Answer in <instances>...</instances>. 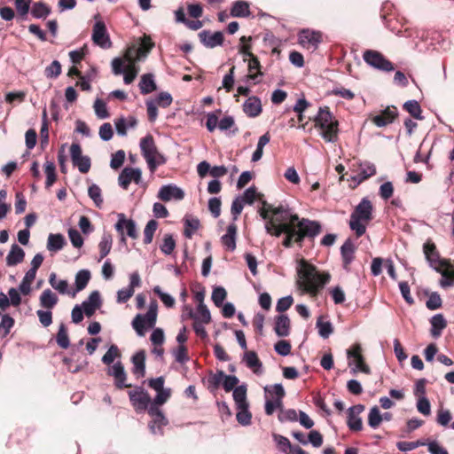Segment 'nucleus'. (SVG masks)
<instances>
[{
	"label": "nucleus",
	"mask_w": 454,
	"mask_h": 454,
	"mask_svg": "<svg viewBox=\"0 0 454 454\" xmlns=\"http://www.w3.org/2000/svg\"><path fill=\"white\" fill-rule=\"evenodd\" d=\"M56 340L58 345L62 348H67L69 347L70 341L67 334V330L63 323L60 324L59 325Z\"/></svg>",
	"instance_id": "obj_53"
},
{
	"label": "nucleus",
	"mask_w": 454,
	"mask_h": 454,
	"mask_svg": "<svg viewBox=\"0 0 454 454\" xmlns=\"http://www.w3.org/2000/svg\"><path fill=\"white\" fill-rule=\"evenodd\" d=\"M356 247L350 239H348L340 247V254L344 269L348 270L355 258Z\"/></svg>",
	"instance_id": "obj_28"
},
{
	"label": "nucleus",
	"mask_w": 454,
	"mask_h": 454,
	"mask_svg": "<svg viewBox=\"0 0 454 454\" xmlns=\"http://www.w3.org/2000/svg\"><path fill=\"white\" fill-rule=\"evenodd\" d=\"M423 253L429 265L434 270H438L442 268V265H445V259L440 257L439 251L431 239H427L424 243Z\"/></svg>",
	"instance_id": "obj_11"
},
{
	"label": "nucleus",
	"mask_w": 454,
	"mask_h": 454,
	"mask_svg": "<svg viewBox=\"0 0 454 454\" xmlns=\"http://www.w3.org/2000/svg\"><path fill=\"white\" fill-rule=\"evenodd\" d=\"M325 142L335 143L339 138V121L318 127Z\"/></svg>",
	"instance_id": "obj_26"
},
{
	"label": "nucleus",
	"mask_w": 454,
	"mask_h": 454,
	"mask_svg": "<svg viewBox=\"0 0 454 454\" xmlns=\"http://www.w3.org/2000/svg\"><path fill=\"white\" fill-rule=\"evenodd\" d=\"M260 75H262L261 64L258 58L255 56L248 59V74L247 77L249 80H255Z\"/></svg>",
	"instance_id": "obj_44"
},
{
	"label": "nucleus",
	"mask_w": 454,
	"mask_h": 454,
	"mask_svg": "<svg viewBox=\"0 0 454 454\" xmlns=\"http://www.w3.org/2000/svg\"><path fill=\"white\" fill-rule=\"evenodd\" d=\"M403 109L407 111L413 118L417 120H422L423 116L421 115L422 110L420 105L416 100H409L404 103Z\"/></svg>",
	"instance_id": "obj_45"
},
{
	"label": "nucleus",
	"mask_w": 454,
	"mask_h": 454,
	"mask_svg": "<svg viewBox=\"0 0 454 454\" xmlns=\"http://www.w3.org/2000/svg\"><path fill=\"white\" fill-rule=\"evenodd\" d=\"M398 117V110L395 106H387L379 114L372 118L377 127H386L395 121Z\"/></svg>",
	"instance_id": "obj_17"
},
{
	"label": "nucleus",
	"mask_w": 454,
	"mask_h": 454,
	"mask_svg": "<svg viewBox=\"0 0 454 454\" xmlns=\"http://www.w3.org/2000/svg\"><path fill=\"white\" fill-rule=\"evenodd\" d=\"M245 114L252 118L258 116L262 113V104L259 98L249 97L243 105Z\"/></svg>",
	"instance_id": "obj_27"
},
{
	"label": "nucleus",
	"mask_w": 454,
	"mask_h": 454,
	"mask_svg": "<svg viewBox=\"0 0 454 454\" xmlns=\"http://www.w3.org/2000/svg\"><path fill=\"white\" fill-rule=\"evenodd\" d=\"M92 41L95 44L103 49H108L112 46L109 35L107 34L106 24L103 21H97L93 26Z\"/></svg>",
	"instance_id": "obj_14"
},
{
	"label": "nucleus",
	"mask_w": 454,
	"mask_h": 454,
	"mask_svg": "<svg viewBox=\"0 0 454 454\" xmlns=\"http://www.w3.org/2000/svg\"><path fill=\"white\" fill-rule=\"evenodd\" d=\"M274 348L278 355L286 356L291 353L292 346L290 341L281 340L275 343Z\"/></svg>",
	"instance_id": "obj_64"
},
{
	"label": "nucleus",
	"mask_w": 454,
	"mask_h": 454,
	"mask_svg": "<svg viewBox=\"0 0 454 454\" xmlns=\"http://www.w3.org/2000/svg\"><path fill=\"white\" fill-rule=\"evenodd\" d=\"M233 399L237 407L247 405L248 403L247 401V387L244 385L236 387V388L233 390Z\"/></svg>",
	"instance_id": "obj_46"
},
{
	"label": "nucleus",
	"mask_w": 454,
	"mask_h": 454,
	"mask_svg": "<svg viewBox=\"0 0 454 454\" xmlns=\"http://www.w3.org/2000/svg\"><path fill=\"white\" fill-rule=\"evenodd\" d=\"M13 325L14 319L9 314H4L0 323V334L2 337L7 336Z\"/></svg>",
	"instance_id": "obj_62"
},
{
	"label": "nucleus",
	"mask_w": 454,
	"mask_h": 454,
	"mask_svg": "<svg viewBox=\"0 0 454 454\" xmlns=\"http://www.w3.org/2000/svg\"><path fill=\"white\" fill-rule=\"evenodd\" d=\"M275 333L279 337L288 336L290 333V319L286 314H279L275 320Z\"/></svg>",
	"instance_id": "obj_30"
},
{
	"label": "nucleus",
	"mask_w": 454,
	"mask_h": 454,
	"mask_svg": "<svg viewBox=\"0 0 454 454\" xmlns=\"http://www.w3.org/2000/svg\"><path fill=\"white\" fill-rule=\"evenodd\" d=\"M50 12V8L41 2L34 4L31 10V13L35 18H45Z\"/></svg>",
	"instance_id": "obj_60"
},
{
	"label": "nucleus",
	"mask_w": 454,
	"mask_h": 454,
	"mask_svg": "<svg viewBox=\"0 0 454 454\" xmlns=\"http://www.w3.org/2000/svg\"><path fill=\"white\" fill-rule=\"evenodd\" d=\"M315 128L325 126L326 124L333 123L338 121L328 106L320 107L317 114L313 118Z\"/></svg>",
	"instance_id": "obj_25"
},
{
	"label": "nucleus",
	"mask_w": 454,
	"mask_h": 454,
	"mask_svg": "<svg viewBox=\"0 0 454 454\" xmlns=\"http://www.w3.org/2000/svg\"><path fill=\"white\" fill-rule=\"evenodd\" d=\"M244 360L247 366L253 370L256 374L262 373V364L258 358L257 354L254 351H247L245 354Z\"/></svg>",
	"instance_id": "obj_34"
},
{
	"label": "nucleus",
	"mask_w": 454,
	"mask_h": 454,
	"mask_svg": "<svg viewBox=\"0 0 454 454\" xmlns=\"http://www.w3.org/2000/svg\"><path fill=\"white\" fill-rule=\"evenodd\" d=\"M200 42L207 48H214L223 43V35L222 32L217 31L211 34L208 30H203L199 33Z\"/></svg>",
	"instance_id": "obj_23"
},
{
	"label": "nucleus",
	"mask_w": 454,
	"mask_h": 454,
	"mask_svg": "<svg viewBox=\"0 0 454 454\" xmlns=\"http://www.w3.org/2000/svg\"><path fill=\"white\" fill-rule=\"evenodd\" d=\"M141 176L142 173L139 168L126 167L119 175V184L124 190H127L132 181L135 182L136 184H139L141 182Z\"/></svg>",
	"instance_id": "obj_20"
},
{
	"label": "nucleus",
	"mask_w": 454,
	"mask_h": 454,
	"mask_svg": "<svg viewBox=\"0 0 454 454\" xmlns=\"http://www.w3.org/2000/svg\"><path fill=\"white\" fill-rule=\"evenodd\" d=\"M158 314H137L132 326L139 336H144L147 329L153 328Z\"/></svg>",
	"instance_id": "obj_12"
},
{
	"label": "nucleus",
	"mask_w": 454,
	"mask_h": 454,
	"mask_svg": "<svg viewBox=\"0 0 454 454\" xmlns=\"http://www.w3.org/2000/svg\"><path fill=\"white\" fill-rule=\"evenodd\" d=\"M124 60L121 58H114L112 60L113 73L116 75L124 74L123 81L126 84H130L136 79L138 68L134 63L128 64L125 68Z\"/></svg>",
	"instance_id": "obj_8"
},
{
	"label": "nucleus",
	"mask_w": 454,
	"mask_h": 454,
	"mask_svg": "<svg viewBox=\"0 0 454 454\" xmlns=\"http://www.w3.org/2000/svg\"><path fill=\"white\" fill-rule=\"evenodd\" d=\"M25 257L24 250L17 244H13L6 257V263L8 266H15L23 262Z\"/></svg>",
	"instance_id": "obj_31"
},
{
	"label": "nucleus",
	"mask_w": 454,
	"mask_h": 454,
	"mask_svg": "<svg viewBox=\"0 0 454 454\" xmlns=\"http://www.w3.org/2000/svg\"><path fill=\"white\" fill-rule=\"evenodd\" d=\"M44 171L46 174V188H50L57 180L56 167L51 161H46L44 165Z\"/></svg>",
	"instance_id": "obj_47"
},
{
	"label": "nucleus",
	"mask_w": 454,
	"mask_h": 454,
	"mask_svg": "<svg viewBox=\"0 0 454 454\" xmlns=\"http://www.w3.org/2000/svg\"><path fill=\"white\" fill-rule=\"evenodd\" d=\"M113 239L111 235L106 234L102 237L98 244L100 258L99 261L105 258L111 251Z\"/></svg>",
	"instance_id": "obj_48"
},
{
	"label": "nucleus",
	"mask_w": 454,
	"mask_h": 454,
	"mask_svg": "<svg viewBox=\"0 0 454 454\" xmlns=\"http://www.w3.org/2000/svg\"><path fill=\"white\" fill-rule=\"evenodd\" d=\"M364 411V405L363 404H356L348 409L347 424L351 431L358 432L363 429V422L359 414Z\"/></svg>",
	"instance_id": "obj_21"
},
{
	"label": "nucleus",
	"mask_w": 454,
	"mask_h": 454,
	"mask_svg": "<svg viewBox=\"0 0 454 454\" xmlns=\"http://www.w3.org/2000/svg\"><path fill=\"white\" fill-rule=\"evenodd\" d=\"M376 174V168L373 164H367L364 167H362L360 171L357 173L356 176H351V179L357 184H360L366 179L370 178L371 176H374Z\"/></svg>",
	"instance_id": "obj_41"
},
{
	"label": "nucleus",
	"mask_w": 454,
	"mask_h": 454,
	"mask_svg": "<svg viewBox=\"0 0 454 454\" xmlns=\"http://www.w3.org/2000/svg\"><path fill=\"white\" fill-rule=\"evenodd\" d=\"M262 203V207L259 213L266 221V231L275 237L285 234L282 245L286 248L294 245L301 247L306 239L313 241L322 231L318 222L300 218L298 215L293 214L288 207L282 205L274 207L265 200Z\"/></svg>",
	"instance_id": "obj_1"
},
{
	"label": "nucleus",
	"mask_w": 454,
	"mask_h": 454,
	"mask_svg": "<svg viewBox=\"0 0 454 454\" xmlns=\"http://www.w3.org/2000/svg\"><path fill=\"white\" fill-rule=\"evenodd\" d=\"M49 282L51 286L60 294H67L72 296L73 290L69 289L67 281L63 279H58L54 272L50 275Z\"/></svg>",
	"instance_id": "obj_38"
},
{
	"label": "nucleus",
	"mask_w": 454,
	"mask_h": 454,
	"mask_svg": "<svg viewBox=\"0 0 454 454\" xmlns=\"http://www.w3.org/2000/svg\"><path fill=\"white\" fill-rule=\"evenodd\" d=\"M223 377H225V373L223 371H217L215 373L210 372L207 379L209 385L208 388H211L212 390L217 389L223 382Z\"/></svg>",
	"instance_id": "obj_55"
},
{
	"label": "nucleus",
	"mask_w": 454,
	"mask_h": 454,
	"mask_svg": "<svg viewBox=\"0 0 454 454\" xmlns=\"http://www.w3.org/2000/svg\"><path fill=\"white\" fill-rule=\"evenodd\" d=\"M200 226V220L197 218L185 219L184 235L187 239H192L194 231Z\"/></svg>",
	"instance_id": "obj_54"
},
{
	"label": "nucleus",
	"mask_w": 454,
	"mask_h": 454,
	"mask_svg": "<svg viewBox=\"0 0 454 454\" xmlns=\"http://www.w3.org/2000/svg\"><path fill=\"white\" fill-rule=\"evenodd\" d=\"M90 279V272L88 270H81L75 275V290L72 291V297H74L77 292L83 290Z\"/></svg>",
	"instance_id": "obj_33"
},
{
	"label": "nucleus",
	"mask_w": 454,
	"mask_h": 454,
	"mask_svg": "<svg viewBox=\"0 0 454 454\" xmlns=\"http://www.w3.org/2000/svg\"><path fill=\"white\" fill-rule=\"evenodd\" d=\"M373 207L367 198H363L350 215L349 227L355 231L357 238L366 231V224L373 218Z\"/></svg>",
	"instance_id": "obj_3"
},
{
	"label": "nucleus",
	"mask_w": 454,
	"mask_h": 454,
	"mask_svg": "<svg viewBox=\"0 0 454 454\" xmlns=\"http://www.w3.org/2000/svg\"><path fill=\"white\" fill-rule=\"evenodd\" d=\"M65 244V237L62 234L51 233L47 240V249L51 252H57L61 250Z\"/></svg>",
	"instance_id": "obj_35"
},
{
	"label": "nucleus",
	"mask_w": 454,
	"mask_h": 454,
	"mask_svg": "<svg viewBox=\"0 0 454 454\" xmlns=\"http://www.w3.org/2000/svg\"><path fill=\"white\" fill-rule=\"evenodd\" d=\"M176 247V241L173 239L172 235L166 234L164 236L162 244L160 245V248L161 252L165 254H171Z\"/></svg>",
	"instance_id": "obj_61"
},
{
	"label": "nucleus",
	"mask_w": 454,
	"mask_h": 454,
	"mask_svg": "<svg viewBox=\"0 0 454 454\" xmlns=\"http://www.w3.org/2000/svg\"><path fill=\"white\" fill-rule=\"evenodd\" d=\"M347 354L349 360L348 364L350 365L353 363L356 365V368L353 369L354 372L360 371L364 374H371V368L365 363V359L362 355V347L360 344H354L351 348L348 350Z\"/></svg>",
	"instance_id": "obj_9"
},
{
	"label": "nucleus",
	"mask_w": 454,
	"mask_h": 454,
	"mask_svg": "<svg viewBox=\"0 0 454 454\" xmlns=\"http://www.w3.org/2000/svg\"><path fill=\"white\" fill-rule=\"evenodd\" d=\"M158 228V222L156 220H150L144 230V243L148 245L152 243L154 232Z\"/></svg>",
	"instance_id": "obj_51"
},
{
	"label": "nucleus",
	"mask_w": 454,
	"mask_h": 454,
	"mask_svg": "<svg viewBox=\"0 0 454 454\" xmlns=\"http://www.w3.org/2000/svg\"><path fill=\"white\" fill-rule=\"evenodd\" d=\"M139 89L142 94H149L156 90V84L152 74H145L141 76Z\"/></svg>",
	"instance_id": "obj_39"
},
{
	"label": "nucleus",
	"mask_w": 454,
	"mask_h": 454,
	"mask_svg": "<svg viewBox=\"0 0 454 454\" xmlns=\"http://www.w3.org/2000/svg\"><path fill=\"white\" fill-rule=\"evenodd\" d=\"M322 41L323 34L320 31L304 28L298 33L299 44L312 52L317 50Z\"/></svg>",
	"instance_id": "obj_7"
},
{
	"label": "nucleus",
	"mask_w": 454,
	"mask_h": 454,
	"mask_svg": "<svg viewBox=\"0 0 454 454\" xmlns=\"http://www.w3.org/2000/svg\"><path fill=\"white\" fill-rule=\"evenodd\" d=\"M251 14L249 4L246 1L239 0L233 3L231 9L232 17H248Z\"/></svg>",
	"instance_id": "obj_36"
},
{
	"label": "nucleus",
	"mask_w": 454,
	"mask_h": 454,
	"mask_svg": "<svg viewBox=\"0 0 454 454\" xmlns=\"http://www.w3.org/2000/svg\"><path fill=\"white\" fill-rule=\"evenodd\" d=\"M147 412L153 418V420L149 423L151 432L153 434L158 433L162 434V427L167 426L168 423V420L163 414L162 411L159 407H149Z\"/></svg>",
	"instance_id": "obj_15"
},
{
	"label": "nucleus",
	"mask_w": 454,
	"mask_h": 454,
	"mask_svg": "<svg viewBox=\"0 0 454 454\" xmlns=\"http://www.w3.org/2000/svg\"><path fill=\"white\" fill-rule=\"evenodd\" d=\"M431 334L434 338H438L442 331L447 326V322L442 314H436L431 318Z\"/></svg>",
	"instance_id": "obj_37"
},
{
	"label": "nucleus",
	"mask_w": 454,
	"mask_h": 454,
	"mask_svg": "<svg viewBox=\"0 0 454 454\" xmlns=\"http://www.w3.org/2000/svg\"><path fill=\"white\" fill-rule=\"evenodd\" d=\"M442 274L440 284L442 287L451 286L454 285V268L449 261L445 260V265L442 268L435 270Z\"/></svg>",
	"instance_id": "obj_29"
},
{
	"label": "nucleus",
	"mask_w": 454,
	"mask_h": 454,
	"mask_svg": "<svg viewBox=\"0 0 454 454\" xmlns=\"http://www.w3.org/2000/svg\"><path fill=\"white\" fill-rule=\"evenodd\" d=\"M88 193L90 198L94 201L96 207H101L103 204V198L101 195V189L97 184H92L89 187Z\"/></svg>",
	"instance_id": "obj_58"
},
{
	"label": "nucleus",
	"mask_w": 454,
	"mask_h": 454,
	"mask_svg": "<svg viewBox=\"0 0 454 454\" xmlns=\"http://www.w3.org/2000/svg\"><path fill=\"white\" fill-rule=\"evenodd\" d=\"M40 301L44 309H51L57 303L58 297L51 290L46 289L42 293Z\"/></svg>",
	"instance_id": "obj_43"
},
{
	"label": "nucleus",
	"mask_w": 454,
	"mask_h": 454,
	"mask_svg": "<svg viewBox=\"0 0 454 454\" xmlns=\"http://www.w3.org/2000/svg\"><path fill=\"white\" fill-rule=\"evenodd\" d=\"M236 234L237 225L231 223L227 227L226 233L222 237L223 246L230 251H233L236 248Z\"/></svg>",
	"instance_id": "obj_32"
},
{
	"label": "nucleus",
	"mask_w": 454,
	"mask_h": 454,
	"mask_svg": "<svg viewBox=\"0 0 454 454\" xmlns=\"http://www.w3.org/2000/svg\"><path fill=\"white\" fill-rule=\"evenodd\" d=\"M153 47L154 43L152 41L151 37L149 35H144V36L141 38L139 47L137 48V59L146 57Z\"/></svg>",
	"instance_id": "obj_42"
},
{
	"label": "nucleus",
	"mask_w": 454,
	"mask_h": 454,
	"mask_svg": "<svg viewBox=\"0 0 454 454\" xmlns=\"http://www.w3.org/2000/svg\"><path fill=\"white\" fill-rule=\"evenodd\" d=\"M30 436L28 429H17L11 434V442L16 444H22Z\"/></svg>",
	"instance_id": "obj_56"
},
{
	"label": "nucleus",
	"mask_w": 454,
	"mask_h": 454,
	"mask_svg": "<svg viewBox=\"0 0 454 454\" xmlns=\"http://www.w3.org/2000/svg\"><path fill=\"white\" fill-rule=\"evenodd\" d=\"M129 398L132 407L137 413L148 409L152 403V399L147 391L142 387H135L133 390L128 392Z\"/></svg>",
	"instance_id": "obj_6"
},
{
	"label": "nucleus",
	"mask_w": 454,
	"mask_h": 454,
	"mask_svg": "<svg viewBox=\"0 0 454 454\" xmlns=\"http://www.w3.org/2000/svg\"><path fill=\"white\" fill-rule=\"evenodd\" d=\"M140 149L151 172H154L158 165L165 163L163 156L158 153L157 146L152 134H147L145 137L141 138Z\"/></svg>",
	"instance_id": "obj_4"
},
{
	"label": "nucleus",
	"mask_w": 454,
	"mask_h": 454,
	"mask_svg": "<svg viewBox=\"0 0 454 454\" xmlns=\"http://www.w3.org/2000/svg\"><path fill=\"white\" fill-rule=\"evenodd\" d=\"M107 374L114 379V385L118 389L132 387L131 384H127V373L121 362L115 363L108 369Z\"/></svg>",
	"instance_id": "obj_19"
},
{
	"label": "nucleus",
	"mask_w": 454,
	"mask_h": 454,
	"mask_svg": "<svg viewBox=\"0 0 454 454\" xmlns=\"http://www.w3.org/2000/svg\"><path fill=\"white\" fill-rule=\"evenodd\" d=\"M145 351L141 349L131 357L133 364L132 373L137 378H143L145 375Z\"/></svg>",
	"instance_id": "obj_24"
},
{
	"label": "nucleus",
	"mask_w": 454,
	"mask_h": 454,
	"mask_svg": "<svg viewBox=\"0 0 454 454\" xmlns=\"http://www.w3.org/2000/svg\"><path fill=\"white\" fill-rule=\"evenodd\" d=\"M115 229L121 235V240L123 242L126 240L124 237V230L129 238L133 239H137L138 238L136 223L132 219H127L125 215L122 213L118 215V221L115 224Z\"/></svg>",
	"instance_id": "obj_13"
},
{
	"label": "nucleus",
	"mask_w": 454,
	"mask_h": 454,
	"mask_svg": "<svg viewBox=\"0 0 454 454\" xmlns=\"http://www.w3.org/2000/svg\"><path fill=\"white\" fill-rule=\"evenodd\" d=\"M452 419L451 413L449 410L441 407L437 411L436 422L442 426L447 427Z\"/></svg>",
	"instance_id": "obj_63"
},
{
	"label": "nucleus",
	"mask_w": 454,
	"mask_h": 454,
	"mask_svg": "<svg viewBox=\"0 0 454 454\" xmlns=\"http://www.w3.org/2000/svg\"><path fill=\"white\" fill-rule=\"evenodd\" d=\"M170 396H171V389L170 388H165L160 391H158L156 396L152 401L150 407H159L160 408V405H162L168 402V400L170 398Z\"/></svg>",
	"instance_id": "obj_52"
},
{
	"label": "nucleus",
	"mask_w": 454,
	"mask_h": 454,
	"mask_svg": "<svg viewBox=\"0 0 454 454\" xmlns=\"http://www.w3.org/2000/svg\"><path fill=\"white\" fill-rule=\"evenodd\" d=\"M158 198L165 202L171 200H182L184 198V192L176 185L167 184L161 186L158 192Z\"/></svg>",
	"instance_id": "obj_22"
},
{
	"label": "nucleus",
	"mask_w": 454,
	"mask_h": 454,
	"mask_svg": "<svg viewBox=\"0 0 454 454\" xmlns=\"http://www.w3.org/2000/svg\"><path fill=\"white\" fill-rule=\"evenodd\" d=\"M82 153V147L79 144L73 143L71 145L70 155L73 165L77 167L81 173L86 174L90 171L91 166L90 159L88 156H83Z\"/></svg>",
	"instance_id": "obj_10"
},
{
	"label": "nucleus",
	"mask_w": 454,
	"mask_h": 454,
	"mask_svg": "<svg viewBox=\"0 0 454 454\" xmlns=\"http://www.w3.org/2000/svg\"><path fill=\"white\" fill-rule=\"evenodd\" d=\"M121 356L118 347L116 345H112L106 353L102 357V362L106 364L110 365L115 358H118Z\"/></svg>",
	"instance_id": "obj_57"
},
{
	"label": "nucleus",
	"mask_w": 454,
	"mask_h": 454,
	"mask_svg": "<svg viewBox=\"0 0 454 454\" xmlns=\"http://www.w3.org/2000/svg\"><path fill=\"white\" fill-rule=\"evenodd\" d=\"M238 412L236 415L237 420L243 426H247L251 423L252 414L248 411V404L237 407Z\"/></svg>",
	"instance_id": "obj_50"
},
{
	"label": "nucleus",
	"mask_w": 454,
	"mask_h": 454,
	"mask_svg": "<svg viewBox=\"0 0 454 454\" xmlns=\"http://www.w3.org/2000/svg\"><path fill=\"white\" fill-rule=\"evenodd\" d=\"M101 296L98 291H93L81 305H76L72 312H96L101 307Z\"/></svg>",
	"instance_id": "obj_18"
},
{
	"label": "nucleus",
	"mask_w": 454,
	"mask_h": 454,
	"mask_svg": "<svg viewBox=\"0 0 454 454\" xmlns=\"http://www.w3.org/2000/svg\"><path fill=\"white\" fill-rule=\"evenodd\" d=\"M363 59L367 65L375 69L384 72H390L395 69L394 64L378 51L366 50L363 53Z\"/></svg>",
	"instance_id": "obj_5"
},
{
	"label": "nucleus",
	"mask_w": 454,
	"mask_h": 454,
	"mask_svg": "<svg viewBox=\"0 0 454 454\" xmlns=\"http://www.w3.org/2000/svg\"><path fill=\"white\" fill-rule=\"evenodd\" d=\"M383 420V416H381L380 409L378 406H373L368 414V424L372 428H377L380 427V423Z\"/></svg>",
	"instance_id": "obj_49"
},
{
	"label": "nucleus",
	"mask_w": 454,
	"mask_h": 454,
	"mask_svg": "<svg viewBox=\"0 0 454 454\" xmlns=\"http://www.w3.org/2000/svg\"><path fill=\"white\" fill-rule=\"evenodd\" d=\"M301 268L298 270L297 286L301 294H308L311 297H316L329 282L331 276L327 272L319 273L316 266L309 263L302 259L300 262Z\"/></svg>",
	"instance_id": "obj_2"
},
{
	"label": "nucleus",
	"mask_w": 454,
	"mask_h": 454,
	"mask_svg": "<svg viewBox=\"0 0 454 454\" xmlns=\"http://www.w3.org/2000/svg\"><path fill=\"white\" fill-rule=\"evenodd\" d=\"M317 327L318 333L324 339L328 338L333 331V325L330 321L326 320V317L321 315L317 320Z\"/></svg>",
	"instance_id": "obj_40"
},
{
	"label": "nucleus",
	"mask_w": 454,
	"mask_h": 454,
	"mask_svg": "<svg viewBox=\"0 0 454 454\" xmlns=\"http://www.w3.org/2000/svg\"><path fill=\"white\" fill-rule=\"evenodd\" d=\"M392 8L389 4H385L381 10V19L383 20L386 27L397 35H401L403 32V24L398 20L395 13L386 12Z\"/></svg>",
	"instance_id": "obj_16"
},
{
	"label": "nucleus",
	"mask_w": 454,
	"mask_h": 454,
	"mask_svg": "<svg viewBox=\"0 0 454 454\" xmlns=\"http://www.w3.org/2000/svg\"><path fill=\"white\" fill-rule=\"evenodd\" d=\"M226 296V290L222 286H217L214 288L211 298L215 305L220 308L223 305V302L225 300Z\"/></svg>",
	"instance_id": "obj_59"
}]
</instances>
